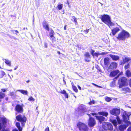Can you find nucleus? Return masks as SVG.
Masks as SVG:
<instances>
[{
    "label": "nucleus",
    "mask_w": 131,
    "mask_h": 131,
    "mask_svg": "<svg viewBox=\"0 0 131 131\" xmlns=\"http://www.w3.org/2000/svg\"><path fill=\"white\" fill-rule=\"evenodd\" d=\"M102 22L107 25L109 27L113 26L114 24L111 21L110 17L109 15L104 14L100 17Z\"/></svg>",
    "instance_id": "obj_1"
},
{
    "label": "nucleus",
    "mask_w": 131,
    "mask_h": 131,
    "mask_svg": "<svg viewBox=\"0 0 131 131\" xmlns=\"http://www.w3.org/2000/svg\"><path fill=\"white\" fill-rule=\"evenodd\" d=\"M130 35L129 33L124 30H123L119 33L116 38L119 41L125 40L126 38L129 37Z\"/></svg>",
    "instance_id": "obj_2"
},
{
    "label": "nucleus",
    "mask_w": 131,
    "mask_h": 131,
    "mask_svg": "<svg viewBox=\"0 0 131 131\" xmlns=\"http://www.w3.org/2000/svg\"><path fill=\"white\" fill-rule=\"evenodd\" d=\"M15 118L16 121L21 123L22 127L25 126L27 121V118L24 115L19 114L16 116Z\"/></svg>",
    "instance_id": "obj_3"
},
{
    "label": "nucleus",
    "mask_w": 131,
    "mask_h": 131,
    "mask_svg": "<svg viewBox=\"0 0 131 131\" xmlns=\"http://www.w3.org/2000/svg\"><path fill=\"white\" fill-rule=\"evenodd\" d=\"M77 127L80 130L88 131V128L87 126L85 124L81 122H79L77 125Z\"/></svg>",
    "instance_id": "obj_4"
},
{
    "label": "nucleus",
    "mask_w": 131,
    "mask_h": 131,
    "mask_svg": "<svg viewBox=\"0 0 131 131\" xmlns=\"http://www.w3.org/2000/svg\"><path fill=\"white\" fill-rule=\"evenodd\" d=\"M127 79L124 77H122L120 78L118 81L119 84V87L122 88L123 86L127 85Z\"/></svg>",
    "instance_id": "obj_5"
},
{
    "label": "nucleus",
    "mask_w": 131,
    "mask_h": 131,
    "mask_svg": "<svg viewBox=\"0 0 131 131\" xmlns=\"http://www.w3.org/2000/svg\"><path fill=\"white\" fill-rule=\"evenodd\" d=\"M23 106L24 105L23 104L21 105L19 104H17L15 107L14 110L18 113H23L24 111L23 108Z\"/></svg>",
    "instance_id": "obj_6"
},
{
    "label": "nucleus",
    "mask_w": 131,
    "mask_h": 131,
    "mask_svg": "<svg viewBox=\"0 0 131 131\" xmlns=\"http://www.w3.org/2000/svg\"><path fill=\"white\" fill-rule=\"evenodd\" d=\"M120 112V109L117 108H114L110 111V113L111 114L117 116L119 115Z\"/></svg>",
    "instance_id": "obj_7"
},
{
    "label": "nucleus",
    "mask_w": 131,
    "mask_h": 131,
    "mask_svg": "<svg viewBox=\"0 0 131 131\" xmlns=\"http://www.w3.org/2000/svg\"><path fill=\"white\" fill-rule=\"evenodd\" d=\"M96 123V121L94 118L92 117L89 118L88 122V124L90 127H91L94 126Z\"/></svg>",
    "instance_id": "obj_8"
},
{
    "label": "nucleus",
    "mask_w": 131,
    "mask_h": 131,
    "mask_svg": "<svg viewBox=\"0 0 131 131\" xmlns=\"http://www.w3.org/2000/svg\"><path fill=\"white\" fill-rule=\"evenodd\" d=\"M84 56V60L86 62H89L90 61L91 56L89 52H86Z\"/></svg>",
    "instance_id": "obj_9"
},
{
    "label": "nucleus",
    "mask_w": 131,
    "mask_h": 131,
    "mask_svg": "<svg viewBox=\"0 0 131 131\" xmlns=\"http://www.w3.org/2000/svg\"><path fill=\"white\" fill-rule=\"evenodd\" d=\"M117 66V63L113 62H111L108 67V68L110 69H114L116 68Z\"/></svg>",
    "instance_id": "obj_10"
},
{
    "label": "nucleus",
    "mask_w": 131,
    "mask_h": 131,
    "mask_svg": "<svg viewBox=\"0 0 131 131\" xmlns=\"http://www.w3.org/2000/svg\"><path fill=\"white\" fill-rule=\"evenodd\" d=\"M96 119L98 121L100 124H101L105 119V118L102 116H95Z\"/></svg>",
    "instance_id": "obj_11"
},
{
    "label": "nucleus",
    "mask_w": 131,
    "mask_h": 131,
    "mask_svg": "<svg viewBox=\"0 0 131 131\" xmlns=\"http://www.w3.org/2000/svg\"><path fill=\"white\" fill-rule=\"evenodd\" d=\"M42 25L43 28L46 30L48 31H49L50 28L49 25L46 21L44 20L43 21L42 23Z\"/></svg>",
    "instance_id": "obj_12"
},
{
    "label": "nucleus",
    "mask_w": 131,
    "mask_h": 131,
    "mask_svg": "<svg viewBox=\"0 0 131 131\" xmlns=\"http://www.w3.org/2000/svg\"><path fill=\"white\" fill-rule=\"evenodd\" d=\"M119 73V71L118 70H113L111 71L109 76L111 77H114L116 75Z\"/></svg>",
    "instance_id": "obj_13"
},
{
    "label": "nucleus",
    "mask_w": 131,
    "mask_h": 131,
    "mask_svg": "<svg viewBox=\"0 0 131 131\" xmlns=\"http://www.w3.org/2000/svg\"><path fill=\"white\" fill-rule=\"evenodd\" d=\"M120 29L118 27H115L114 28L111 30V32L113 36H114L117 32L120 31Z\"/></svg>",
    "instance_id": "obj_14"
},
{
    "label": "nucleus",
    "mask_w": 131,
    "mask_h": 131,
    "mask_svg": "<svg viewBox=\"0 0 131 131\" xmlns=\"http://www.w3.org/2000/svg\"><path fill=\"white\" fill-rule=\"evenodd\" d=\"M109 56L112 58V59L114 61H117L119 59V57L117 56L110 54L109 55Z\"/></svg>",
    "instance_id": "obj_15"
},
{
    "label": "nucleus",
    "mask_w": 131,
    "mask_h": 131,
    "mask_svg": "<svg viewBox=\"0 0 131 131\" xmlns=\"http://www.w3.org/2000/svg\"><path fill=\"white\" fill-rule=\"evenodd\" d=\"M59 93L63 94L65 98L67 99H68L69 98V94L66 91L64 90L61 91Z\"/></svg>",
    "instance_id": "obj_16"
},
{
    "label": "nucleus",
    "mask_w": 131,
    "mask_h": 131,
    "mask_svg": "<svg viewBox=\"0 0 131 131\" xmlns=\"http://www.w3.org/2000/svg\"><path fill=\"white\" fill-rule=\"evenodd\" d=\"M129 115H128L127 114L125 113H124L122 115V117L123 120L124 122L126 121L127 120H129Z\"/></svg>",
    "instance_id": "obj_17"
},
{
    "label": "nucleus",
    "mask_w": 131,
    "mask_h": 131,
    "mask_svg": "<svg viewBox=\"0 0 131 131\" xmlns=\"http://www.w3.org/2000/svg\"><path fill=\"white\" fill-rule=\"evenodd\" d=\"M128 127L127 125L123 124L119 126L118 128L120 131H124Z\"/></svg>",
    "instance_id": "obj_18"
},
{
    "label": "nucleus",
    "mask_w": 131,
    "mask_h": 131,
    "mask_svg": "<svg viewBox=\"0 0 131 131\" xmlns=\"http://www.w3.org/2000/svg\"><path fill=\"white\" fill-rule=\"evenodd\" d=\"M91 51L90 52L93 57H97L98 56L100 55V53L95 52L94 53V51L92 49H91Z\"/></svg>",
    "instance_id": "obj_19"
},
{
    "label": "nucleus",
    "mask_w": 131,
    "mask_h": 131,
    "mask_svg": "<svg viewBox=\"0 0 131 131\" xmlns=\"http://www.w3.org/2000/svg\"><path fill=\"white\" fill-rule=\"evenodd\" d=\"M120 75V74H119L117 75V76L116 77L114 78L113 79V80L110 83V85L111 86H114L115 85V84L116 83V79L119 77V75Z\"/></svg>",
    "instance_id": "obj_20"
},
{
    "label": "nucleus",
    "mask_w": 131,
    "mask_h": 131,
    "mask_svg": "<svg viewBox=\"0 0 131 131\" xmlns=\"http://www.w3.org/2000/svg\"><path fill=\"white\" fill-rule=\"evenodd\" d=\"M108 123L107 122H104L102 125V127L105 130H107V126L108 125Z\"/></svg>",
    "instance_id": "obj_21"
},
{
    "label": "nucleus",
    "mask_w": 131,
    "mask_h": 131,
    "mask_svg": "<svg viewBox=\"0 0 131 131\" xmlns=\"http://www.w3.org/2000/svg\"><path fill=\"white\" fill-rule=\"evenodd\" d=\"M104 62L105 65L108 66L109 63V58L107 57L104 58Z\"/></svg>",
    "instance_id": "obj_22"
},
{
    "label": "nucleus",
    "mask_w": 131,
    "mask_h": 131,
    "mask_svg": "<svg viewBox=\"0 0 131 131\" xmlns=\"http://www.w3.org/2000/svg\"><path fill=\"white\" fill-rule=\"evenodd\" d=\"M98 114L100 115L105 116L107 117L108 115V113L107 112L104 111H101L98 112Z\"/></svg>",
    "instance_id": "obj_23"
},
{
    "label": "nucleus",
    "mask_w": 131,
    "mask_h": 131,
    "mask_svg": "<svg viewBox=\"0 0 131 131\" xmlns=\"http://www.w3.org/2000/svg\"><path fill=\"white\" fill-rule=\"evenodd\" d=\"M15 125L19 131H22V128L21 127L20 123L18 122H16L15 124Z\"/></svg>",
    "instance_id": "obj_24"
},
{
    "label": "nucleus",
    "mask_w": 131,
    "mask_h": 131,
    "mask_svg": "<svg viewBox=\"0 0 131 131\" xmlns=\"http://www.w3.org/2000/svg\"><path fill=\"white\" fill-rule=\"evenodd\" d=\"M109 121L110 122L112 123L116 127L117 126V122L115 119H113L111 118H110Z\"/></svg>",
    "instance_id": "obj_25"
},
{
    "label": "nucleus",
    "mask_w": 131,
    "mask_h": 131,
    "mask_svg": "<svg viewBox=\"0 0 131 131\" xmlns=\"http://www.w3.org/2000/svg\"><path fill=\"white\" fill-rule=\"evenodd\" d=\"M54 32L53 30L52 29H50V31L49 33L50 38H51L54 36Z\"/></svg>",
    "instance_id": "obj_26"
},
{
    "label": "nucleus",
    "mask_w": 131,
    "mask_h": 131,
    "mask_svg": "<svg viewBox=\"0 0 131 131\" xmlns=\"http://www.w3.org/2000/svg\"><path fill=\"white\" fill-rule=\"evenodd\" d=\"M73 91L77 93L78 92V90L77 87L74 86L73 83H71Z\"/></svg>",
    "instance_id": "obj_27"
},
{
    "label": "nucleus",
    "mask_w": 131,
    "mask_h": 131,
    "mask_svg": "<svg viewBox=\"0 0 131 131\" xmlns=\"http://www.w3.org/2000/svg\"><path fill=\"white\" fill-rule=\"evenodd\" d=\"M113 126L112 125V124L110 123H108V125L107 126V130H112L113 129Z\"/></svg>",
    "instance_id": "obj_28"
},
{
    "label": "nucleus",
    "mask_w": 131,
    "mask_h": 131,
    "mask_svg": "<svg viewBox=\"0 0 131 131\" xmlns=\"http://www.w3.org/2000/svg\"><path fill=\"white\" fill-rule=\"evenodd\" d=\"M130 60V59L128 58L125 57L124 59H123V63L124 64L128 62Z\"/></svg>",
    "instance_id": "obj_29"
},
{
    "label": "nucleus",
    "mask_w": 131,
    "mask_h": 131,
    "mask_svg": "<svg viewBox=\"0 0 131 131\" xmlns=\"http://www.w3.org/2000/svg\"><path fill=\"white\" fill-rule=\"evenodd\" d=\"M126 74L128 77H131V73L129 70H127L126 71Z\"/></svg>",
    "instance_id": "obj_30"
},
{
    "label": "nucleus",
    "mask_w": 131,
    "mask_h": 131,
    "mask_svg": "<svg viewBox=\"0 0 131 131\" xmlns=\"http://www.w3.org/2000/svg\"><path fill=\"white\" fill-rule=\"evenodd\" d=\"M21 93L25 95H27V91L23 90H19V91Z\"/></svg>",
    "instance_id": "obj_31"
},
{
    "label": "nucleus",
    "mask_w": 131,
    "mask_h": 131,
    "mask_svg": "<svg viewBox=\"0 0 131 131\" xmlns=\"http://www.w3.org/2000/svg\"><path fill=\"white\" fill-rule=\"evenodd\" d=\"M116 119L118 123V124H120L121 123L122 121L120 119L119 117L118 116H116Z\"/></svg>",
    "instance_id": "obj_32"
},
{
    "label": "nucleus",
    "mask_w": 131,
    "mask_h": 131,
    "mask_svg": "<svg viewBox=\"0 0 131 131\" xmlns=\"http://www.w3.org/2000/svg\"><path fill=\"white\" fill-rule=\"evenodd\" d=\"M5 63L7 65L9 66H10L11 65V62L7 60H5Z\"/></svg>",
    "instance_id": "obj_33"
},
{
    "label": "nucleus",
    "mask_w": 131,
    "mask_h": 131,
    "mask_svg": "<svg viewBox=\"0 0 131 131\" xmlns=\"http://www.w3.org/2000/svg\"><path fill=\"white\" fill-rule=\"evenodd\" d=\"M72 18L73 20H72V21H74L76 25H77L78 24V22L77 20V18L74 16H72Z\"/></svg>",
    "instance_id": "obj_34"
},
{
    "label": "nucleus",
    "mask_w": 131,
    "mask_h": 131,
    "mask_svg": "<svg viewBox=\"0 0 131 131\" xmlns=\"http://www.w3.org/2000/svg\"><path fill=\"white\" fill-rule=\"evenodd\" d=\"M5 72L3 71H1V73L0 74V78H3V76L5 75Z\"/></svg>",
    "instance_id": "obj_35"
},
{
    "label": "nucleus",
    "mask_w": 131,
    "mask_h": 131,
    "mask_svg": "<svg viewBox=\"0 0 131 131\" xmlns=\"http://www.w3.org/2000/svg\"><path fill=\"white\" fill-rule=\"evenodd\" d=\"M57 7L59 10H61L63 7V4H58Z\"/></svg>",
    "instance_id": "obj_36"
},
{
    "label": "nucleus",
    "mask_w": 131,
    "mask_h": 131,
    "mask_svg": "<svg viewBox=\"0 0 131 131\" xmlns=\"http://www.w3.org/2000/svg\"><path fill=\"white\" fill-rule=\"evenodd\" d=\"M5 94L4 93H2L1 92H0V99L3 98L5 96Z\"/></svg>",
    "instance_id": "obj_37"
},
{
    "label": "nucleus",
    "mask_w": 131,
    "mask_h": 131,
    "mask_svg": "<svg viewBox=\"0 0 131 131\" xmlns=\"http://www.w3.org/2000/svg\"><path fill=\"white\" fill-rule=\"evenodd\" d=\"M105 100L107 102H110L112 100V99L108 97H106L105 98Z\"/></svg>",
    "instance_id": "obj_38"
},
{
    "label": "nucleus",
    "mask_w": 131,
    "mask_h": 131,
    "mask_svg": "<svg viewBox=\"0 0 131 131\" xmlns=\"http://www.w3.org/2000/svg\"><path fill=\"white\" fill-rule=\"evenodd\" d=\"M50 39L51 40L52 42L56 41V38L54 36L51 38H50Z\"/></svg>",
    "instance_id": "obj_39"
},
{
    "label": "nucleus",
    "mask_w": 131,
    "mask_h": 131,
    "mask_svg": "<svg viewBox=\"0 0 131 131\" xmlns=\"http://www.w3.org/2000/svg\"><path fill=\"white\" fill-rule=\"evenodd\" d=\"M128 120H127L126 121L124 122L126 123L127 124L126 125H127L128 126L129 125H130L131 124V122L128 121Z\"/></svg>",
    "instance_id": "obj_40"
},
{
    "label": "nucleus",
    "mask_w": 131,
    "mask_h": 131,
    "mask_svg": "<svg viewBox=\"0 0 131 131\" xmlns=\"http://www.w3.org/2000/svg\"><path fill=\"white\" fill-rule=\"evenodd\" d=\"M95 103V101L94 100H92V101H91L90 102H89L88 103V104L89 105H91L93 104H94Z\"/></svg>",
    "instance_id": "obj_41"
},
{
    "label": "nucleus",
    "mask_w": 131,
    "mask_h": 131,
    "mask_svg": "<svg viewBox=\"0 0 131 131\" xmlns=\"http://www.w3.org/2000/svg\"><path fill=\"white\" fill-rule=\"evenodd\" d=\"M2 123L4 125L5 124L7 123L6 121L5 118H3L2 120Z\"/></svg>",
    "instance_id": "obj_42"
},
{
    "label": "nucleus",
    "mask_w": 131,
    "mask_h": 131,
    "mask_svg": "<svg viewBox=\"0 0 131 131\" xmlns=\"http://www.w3.org/2000/svg\"><path fill=\"white\" fill-rule=\"evenodd\" d=\"M28 100L30 101H34L35 100V99H34L32 96L30 97L28 99Z\"/></svg>",
    "instance_id": "obj_43"
},
{
    "label": "nucleus",
    "mask_w": 131,
    "mask_h": 131,
    "mask_svg": "<svg viewBox=\"0 0 131 131\" xmlns=\"http://www.w3.org/2000/svg\"><path fill=\"white\" fill-rule=\"evenodd\" d=\"M129 68V64L128 63L126 65L124 66V68L125 69H126Z\"/></svg>",
    "instance_id": "obj_44"
},
{
    "label": "nucleus",
    "mask_w": 131,
    "mask_h": 131,
    "mask_svg": "<svg viewBox=\"0 0 131 131\" xmlns=\"http://www.w3.org/2000/svg\"><path fill=\"white\" fill-rule=\"evenodd\" d=\"M89 29H86L85 30H84V32L85 34H87L88 32Z\"/></svg>",
    "instance_id": "obj_45"
},
{
    "label": "nucleus",
    "mask_w": 131,
    "mask_h": 131,
    "mask_svg": "<svg viewBox=\"0 0 131 131\" xmlns=\"http://www.w3.org/2000/svg\"><path fill=\"white\" fill-rule=\"evenodd\" d=\"M44 131H49V129L48 127H47Z\"/></svg>",
    "instance_id": "obj_46"
},
{
    "label": "nucleus",
    "mask_w": 131,
    "mask_h": 131,
    "mask_svg": "<svg viewBox=\"0 0 131 131\" xmlns=\"http://www.w3.org/2000/svg\"><path fill=\"white\" fill-rule=\"evenodd\" d=\"M127 131H131V126L128 128L127 129Z\"/></svg>",
    "instance_id": "obj_47"
},
{
    "label": "nucleus",
    "mask_w": 131,
    "mask_h": 131,
    "mask_svg": "<svg viewBox=\"0 0 131 131\" xmlns=\"http://www.w3.org/2000/svg\"><path fill=\"white\" fill-rule=\"evenodd\" d=\"M105 54V52H103L101 53H100V55H104Z\"/></svg>",
    "instance_id": "obj_48"
},
{
    "label": "nucleus",
    "mask_w": 131,
    "mask_h": 131,
    "mask_svg": "<svg viewBox=\"0 0 131 131\" xmlns=\"http://www.w3.org/2000/svg\"><path fill=\"white\" fill-rule=\"evenodd\" d=\"M129 84L130 87H131V79L129 80Z\"/></svg>",
    "instance_id": "obj_49"
},
{
    "label": "nucleus",
    "mask_w": 131,
    "mask_h": 131,
    "mask_svg": "<svg viewBox=\"0 0 131 131\" xmlns=\"http://www.w3.org/2000/svg\"><path fill=\"white\" fill-rule=\"evenodd\" d=\"M45 47L46 48L47 47V43H45L44 44Z\"/></svg>",
    "instance_id": "obj_50"
},
{
    "label": "nucleus",
    "mask_w": 131,
    "mask_h": 131,
    "mask_svg": "<svg viewBox=\"0 0 131 131\" xmlns=\"http://www.w3.org/2000/svg\"><path fill=\"white\" fill-rule=\"evenodd\" d=\"M91 114L93 116H94V115H97L96 113H91Z\"/></svg>",
    "instance_id": "obj_51"
},
{
    "label": "nucleus",
    "mask_w": 131,
    "mask_h": 131,
    "mask_svg": "<svg viewBox=\"0 0 131 131\" xmlns=\"http://www.w3.org/2000/svg\"><path fill=\"white\" fill-rule=\"evenodd\" d=\"M1 90L3 92H5V91H6V90L5 89H1Z\"/></svg>",
    "instance_id": "obj_52"
},
{
    "label": "nucleus",
    "mask_w": 131,
    "mask_h": 131,
    "mask_svg": "<svg viewBox=\"0 0 131 131\" xmlns=\"http://www.w3.org/2000/svg\"><path fill=\"white\" fill-rule=\"evenodd\" d=\"M12 131H18V129H17L16 128H15L13 129L12 130Z\"/></svg>",
    "instance_id": "obj_53"
},
{
    "label": "nucleus",
    "mask_w": 131,
    "mask_h": 131,
    "mask_svg": "<svg viewBox=\"0 0 131 131\" xmlns=\"http://www.w3.org/2000/svg\"><path fill=\"white\" fill-rule=\"evenodd\" d=\"M14 31L16 32V34L17 35V34H18L19 33V32L17 30H15Z\"/></svg>",
    "instance_id": "obj_54"
},
{
    "label": "nucleus",
    "mask_w": 131,
    "mask_h": 131,
    "mask_svg": "<svg viewBox=\"0 0 131 131\" xmlns=\"http://www.w3.org/2000/svg\"><path fill=\"white\" fill-rule=\"evenodd\" d=\"M78 89L80 90H81V87L79 85H78Z\"/></svg>",
    "instance_id": "obj_55"
},
{
    "label": "nucleus",
    "mask_w": 131,
    "mask_h": 131,
    "mask_svg": "<svg viewBox=\"0 0 131 131\" xmlns=\"http://www.w3.org/2000/svg\"><path fill=\"white\" fill-rule=\"evenodd\" d=\"M2 126L1 123H0V130L2 129Z\"/></svg>",
    "instance_id": "obj_56"
},
{
    "label": "nucleus",
    "mask_w": 131,
    "mask_h": 131,
    "mask_svg": "<svg viewBox=\"0 0 131 131\" xmlns=\"http://www.w3.org/2000/svg\"><path fill=\"white\" fill-rule=\"evenodd\" d=\"M66 26H67V25H65L64 26V30H66Z\"/></svg>",
    "instance_id": "obj_57"
},
{
    "label": "nucleus",
    "mask_w": 131,
    "mask_h": 131,
    "mask_svg": "<svg viewBox=\"0 0 131 131\" xmlns=\"http://www.w3.org/2000/svg\"><path fill=\"white\" fill-rule=\"evenodd\" d=\"M92 84H93V85L95 86H96V85H97V84H94V83H92Z\"/></svg>",
    "instance_id": "obj_58"
},
{
    "label": "nucleus",
    "mask_w": 131,
    "mask_h": 131,
    "mask_svg": "<svg viewBox=\"0 0 131 131\" xmlns=\"http://www.w3.org/2000/svg\"><path fill=\"white\" fill-rule=\"evenodd\" d=\"M63 80L64 82V84H66V81H65V80L64 79H63Z\"/></svg>",
    "instance_id": "obj_59"
},
{
    "label": "nucleus",
    "mask_w": 131,
    "mask_h": 131,
    "mask_svg": "<svg viewBox=\"0 0 131 131\" xmlns=\"http://www.w3.org/2000/svg\"><path fill=\"white\" fill-rule=\"evenodd\" d=\"M30 82V80H27V81H26V82L27 83H28L29 82Z\"/></svg>",
    "instance_id": "obj_60"
},
{
    "label": "nucleus",
    "mask_w": 131,
    "mask_h": 131,
    "mask_svg": "<svg viewBox=\"0 0 131 131\" xmlns=\"http://www.w3.org/2000/svg\"><path fill=\"white\" fill-rule=\"evenodd\" d=\"M57 53L59 54H60L61 53L59 51H58L57 52Z\"/></svg>",
    "instance_id": "obj_61"
},
{
    "label": "nucleus",
    "mask_w": 131,
    "mask_h": 131,
    "mask_svg": "<svg viewBox=\"0 0 131 131\" xmlns=\"http://www.w3.org/2000/svg\"><path fill=\"white\" fill-rule=\"evenodd\" d=\"M96 86L98 88H101V87L100 86H99L97 85Z\"/></svg>",
    "instance_id": "obj_62"
},
{
    "label": "nucleus",
    "mask_w": 131,
    "mask_h": 131,
    "mask_svg": "<svg viewBox=\"0 0 131 131\" xmlns=\"http://www.w3.org/2000/svg\"><path fill=\"white\" fill-rule=\"evenodd\" d=\"M25 29H26V30H27V28H25V27H24V28H23V30H25Z\"/></svg>",
    "instance_id": "obj_63"
},
{
    "label": "nucleus",
    "mask_w": 131,
    "mask_h": 131,
    "mask_svg": "<svg viewBox=\"0 0 131 131\" xmlns=\"http://www.w3.org/2000/svg\"><path fill=\"white\" fill-rule=\"evenodd\" d=\"M91 114H88V115L89 116V117H91V115H90Z\"/></svg>",
    "instance_id": "obj_64"
}]
</instances>
